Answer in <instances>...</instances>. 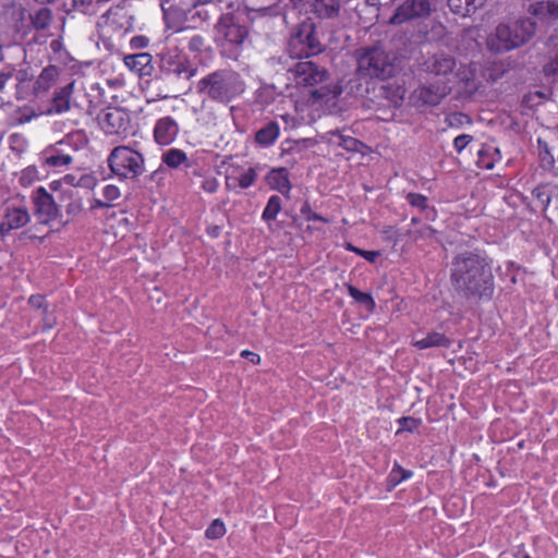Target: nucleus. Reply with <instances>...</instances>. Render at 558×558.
Returning a JSON list of instances; mask_svg holds the SVG:
<instances>
[{"label": "nucleus", "instance_id": "obj_29", "mask_svg": "<svg viewBox=\"0 0 558 558\" xmlns=\"http://www.w3.org/2000/svg\"><path fill=\"white\" fill-rule=\"evenodd\" d=\"M413 472L403 469L398 462H396L387 476V490L391 492L395 489L400 483L412 477Z\"/></svg>", "mask_w": 558, "mask_h": 558}, {"label": "nucleus", "instance_id": "obj_33", "mask_svg": "<svg viewBox=\"0 0 558 558\" xmlns=\"http://www.w3.org/2000/svg\"><path fill=\"white\" fill-rule=\"evenodd\" d=\"M31 21L36 29H46L51 24L52 12L49 8H41L31 15Z\"/></svg>", "mask_w": 558, "mask_h": 558}, {"label": "nucleus", "instance_id": "obj_7", "mask_svg": "<svg viewBox=\"0 0 558 558\" xmlns=\"http://www.w3.org/2000/svg\"><path fill=\"white\" fill-rule=\"evenodd\" d=\"M107 162L112 175L120 181L137 180L145 171V158L142 153L129 145L114 147Z\"/></svg>", "mask_w": 558, "mask_h": 558}, {"label": "nucleus", "instance_id": "obj_24", "mask_svg": "<svg viewBox=\"0 0 558 558\" xmlns=\"http://www.w3.org/2000/svg\"><path fill=\"white\" fill-rule=\"evenodd\" d=\"M62 202H64L65 213L75 217L83 210V197L80 191L75 189L62 190Z\"/></svg>", "mask_w": 558, "mask_h": 558}, {"label": "nucleus", "instance_id": "obj_54", "mask_svg": "<svg viewBox=\"0 0 558 558\" xmlns=\"http://www.w3.org/2000/svg\"><path fill=\"white\" fill-rule=\"evenodd\" d=\"M240 355L242 357L248 360L253 364H258L260 362L259 355L257 353L248 351V350H243Z\"/></svg>", "mask_w": 558, "mask_h": 558}, {"label": "nucleus", "instance_id": "obj_42", "mask_svg": "<svg viewBox=\"0 0 558 558\" xmlns=\"http://www.w3.org/2000/svg\"><path fill=\"white\" fill-rule=\"evenodd\" d=\"M257 178V171L255 168L253 167H250L245 172H243L238 181H239V186L241 189H248L250 186H252L255 182Z\"/></svg>", "mask_w": 558, "mask_h": 558}, {"label": "nucleus", "instance_id": "obj_58", "mask_svg": "<svg viewBox=\"0 0 558 558\" xmlns=\"http://www.w3.org/2000/svg\"><path fill=\"white\" fill-rule=\"evenodd\" d=\"M208 234L213 238H217L220 234V228L218 226H211L207 230Z\"/></svg>", "mask_w": 558, "mask_h": 558}, {"label": "nucleus", "instance_id": "obj_36", "mask_svg": "<svg viewBox=\"0 0 558 558\" xmlns=\"http://www.w3.org/2000/svg\"><path fill=\"white\" fill-rule=\"evenodd\" d=\"M190 185L202 189L207 193H215L219 186V183L215 177L205 175L202 173L201 175L193 178V182Z\"/></svg>", "mask_w": 558, "mask_h": 558}, {"label": "nucleus", "instance_id": "obj_1", "mask_svg": "<svg viewBox=\"0 0 558 558\" xmlns=\"http://www.w3.org/2000/svg\"><path fill=\"white\" fill-rule=\"evenodd\" d=\"M450 283L468 301H490L495 293L493 259L481 248L460 250L451 258Z\"/></svg>", "mask_w": 558, "mask_h": 558}, {"label": "nucleus", "instance_id": "obj_39", "mask_svg": "<svg viewBox=\"0 0 558 558\" xmlns=\"http://www.w3.org/2000/svg\"><path fill=\"white\" fill-rule=\"evenodd\" d=\"M397 422L400 425V428L396 433L397 435L400 434L401 432L414 433L422 424L421 418H416L413 416H402Z\"/></svg>", "mask_w": 558, "mask_h": 558}, {"label": "nucleus", "instance_id": "obj_59", "mask_svg": "<svg viewBox=\"0 0 558 558\" xmlns=\"http://www.w3.org/2000/svg\"><path fill=\"white\" fill-rule=\"evenodd\" d=\"M119 12H120V10H119V9H113V8H111V9H109V10H108L104 15H102V17H104V19L109 20L111 16H116V15H118V14H119Z\"/></svg>", "mask_w": 558, "mask_h": 558}, {"label": "nucleus", "instance_id": "obj_34", "mask_svg": "<svg viewBox=\"0 0 558 558\" xmlns=\"http://www.w3.org/2000/svg\"><path fill=\"white\" fill-rule=\"evenodd\" d=\"M381 95L393 105H400L404 98V88L400 85L387 84L380 87Z\"/></svg>", "mask_w": 558, "mask_h": 558}, {"label": "nucleus", "instance_id": "obj_27", "mask_svg": "<svg viewBox=\"0 0 558 558\" xmlns=\"http://www.w3.org/2000/svg\"><path fill=\"white\" fill-rule=\"evenodd\" d=\"M161 160L171 169H178L180 167L185 168L190 161L187 155L179 148H170L165 151L161 156Z\"/></svg>", "mask_w": 558, "mask_h": 558}, {"label": "nucleus", "instance_id": "obj_15", "mask_svg": "<svg viewBox=\"0 0 558 558\" xmlns=\"http://www.w3.org/2000/svg\"><path fill=\"white\" fill-rule=\"evenodd\" d=\"M29 221L31 215L25 206H8L0 222V236L4 238L11 231L26 226Z\"/></svg>", "mask_w": 558, "mask_h": 558}, {"label": "nucleus", "instance_id": "obj_2", "mask_svg": "<svg viewBox=\"0 0 558 558\" xmlns=\"http://www.w3.org/2000/svg\"><path fill=\"white\" fill-rule=\"evenodd\" d=\"M270 8H250L244 4L229 2L214 24V41L216 46L231 56L238 57L252 45L254 22L269 15Z\"/></svg>", "mask_w": 558, "mask_h": 558}, {"label": "nucleus", "instance_id": "obj_53", "mask_svg": "<svg viewBox=\"0 0 558 558\" xmlns=\"http://www.w3.org/2000/svg\"><path fill=\"white\" fill-rule=\"evenodd\" d=\"M148 43H149V39L146 36L137 35L131 39L130 45L134 49H142V48L147 47Z\"/></svg>", "mask_w": 558, "mask_h": 558}, {"label": "nucleus", "instance_id": "obj_61", "mask_svg": "<svg viewBox=\"0 0 558 558\" xmlns=\"http://www.w3.org/2000/svg\"><path fill=\"white\" fill-rule=\"evenodd\" d=\"M109 206H110L109 202L106 203V202H102L100 199H95V204H94L93 207L106 208V207H109Z\"/></svg>", "mask_w": 558, "mask_h": 558}, {"label": "nucleus", "instance_id": "obj_51", "mask_svg": "<svg viewBox=\"0 0 558 558\" xmlns=\"http://www.w3.org/2000/svg\"><path fill=\"white\" fill-rule=\"evenodd\" d=\"M76 184V190H78V187H83L85 190H89V189H93L94 185H95V179L94 177L92 175H88V174H84V175H81L77 181L75 182Z\"/></svg>", "mask_w": 558, "mask_h": 558}, {"label": "nucleus", "instance_id": "obj_16", "mask_svg": "<svg viewBox=\"0 0 558 558\" xmlns=\"http://www.w3.org/2000/svg\"><path fill=\"white\" fill-rule=\"evenodd\" d=\"M342 11V0H313L311 3V13L322 22L335 23L339 21Z\"/></svg>", "mask_w": 558, "mask_h": 558}, {"label": "nucleus", "instance_id": "obj_6", "mask_svg": "<svg viewBox=\"0 0 558 558\" xmlns=\"http://www.w3.org/2000/svg\"><path fill=\"white\" fill-rule=\"evenodd\" d=\"M536 32V23L530 19H519L500 23L495 34L488 39V46L496 52H505L529 43Z\"/></svg>", "mask_w": 558, "mask_h": 558}, {"label": "nucleus", "instance_id": "obj_44", "mask_svg": "<svg viewBox=\"0 0 558 558\" xmlns=\"http://www.w3.org/2000/svg\"><path fill=\"white\" fill-rule=\"evenodd\" d=\"M16 66L12 63H5L0 71V92H2L7 83L14 76Z\"/></svg>", "mask_w": 558, "mask_h": 558}, {"label": "nucleus", "instance_id": "obj_23", "mask_svg": "<svg viewBox=\"0 0 558 558\" xmlns=\"http://www.w3.org/2000/svg\"><path fill=\"white\" fill-rule=\"evenodd\" d=\"M529 12L539 20H557L558 2L556 1H537L532 3Z\"/></svg>", "mask_w": 558, "mask_h": 558}, {"label": "nucleus", "instance_id": "obj_55", "mask_svg": "<svg viewBox=\"0 0 558 558\" xmlns=\"http://www.w3.org/2000/svg\"><path fill=\"white\" fill-rule=\"evenodd\" d=\"M14 45L0 35V64L4 62V50L13 47Z\"/></svg>", "mask_w": 558, "mask_h": 558}, {"label": "nucleus", "instance_id": "obj_31", "mask_svg": "<svg viewBox=\"0 0 558 558\" xmlns=\"http://www.w3.org/2000/svg\"><path fill=\"white\" fill-rule=\"evenodd\" d=\"M407 201L413 207H416V208L421 209L422 211H427L426 219H429V220L435 219L436 210H435V208H430V209L428 208V204H427L428 199L425 195L412 192L407 195Z\"/></svg>", "mask_w": 558, "mask_h": 558}, {"label": "nucleus", "instance_id": "obj_17", "mask_svg": "<svg viewBox=\"0 0 558 558\" xmlns=\"http://www.w3.org/2000/svg\"><path fill=\"white\" fill-rule=\"evenodd\" d=\"M124 64L141 77L153 76L155 66L153 56L148 52L128 54L123 58Z\"/></svg>", "mask_w": 558, "mask_h": 558}, {"label": "nucleus", "instance_id": "obj_22", "mask_svg": "<svg viewBox=\"0 0 558 558\" xmlns=\"http://www.w3.org/2000/svg\"><path fill=\"white\" fill-rule=\"evenodd\" d=\"M73 93V83H70L54 92L51 100V106L48 109L49 113H63L70 110L71 96Z\"/></svg>", "mask_w": 558, "mask_h": 558}, {"label": "nucleus", "instance_id": "obj_35", "mask_svg": "<svg viewBox=\"0 0 558 558\" xmlns=\"http://www.w3.org/2000/svg\"><path fill=\"white\" fill-rule=\"evenodd\" d=\"M57 74L58 71L56 66L45 68L35 83V90H47L50 87L51 83L56 80Z\"/></svg>", "mask_w": 558, "mask_h": 558}, {"label": "nucleus", "instance_id": "obj_5", "mask_svg": "<svg viewBox=\"0 0 558 558\" xmlns=\"http://www.w3.org/2000/svg\"><path fill=\"white\" fill-rule=\"evenodd\" d=\"M158 57V70H155L153 82L158 88L165 89L163 97L185 89L197 69L192 66L184 56L173 51L162 52Z\"/></svg>", "mask_w": 558, "mask_h": 558}, {"label": "nucleus", "instance_id": "obj_18", "mask_svg": "<svg viewBox=\"0 0 558 558\" xmlns=\"http://www.w3.org/2000/svg\"><path fill=\"white\" fill-rule=\"evenodd\" d=\"M179 133V125L171 117H163L157 120L154 128V137L159 145L171 144Z\"/></svg>", "mask_w": 558, "mask_h": 558}, {"label": "nucleus", "instance_id": "obj_12", "mask_svg": "<svg viewBox=\"0 0 558 558\" xmlns=\"http://www.w3.org/2000/svg\"><path fill=\"white\" fill-rule=\"evenodd\" d=\"M102 131L108 135H122L131 126L130 114L119 107H107L97 117Z\"/></svg>", "mask_w": 558, "mask_h": 558}, {"label": "nucleus", "instance_id": "obj_11", "mask_svg": "<svg viewBox=\"0 0 558 558\" xmlns=\"http://www.w3.org/2000/svg\"><path fill=\"white\" fill-rule=\"evenodd\" d=\"M288 71L292 74L295 84L304 87L316 86L329 77L327 69L313 58L298 59Z\"/></svg>", "mask_w": 558, "mask_h": 558}, {"label": "nucleus", "instance_id": "obj_41", "mask_svg": "<svg viewBox=\"0 0 558 558\" xmlns=\"http://www.w3.org/2000/svg\"><path fill=\"white\" fill-rule=\"evenodd\" d=\"M345 250L357 254L359 256L365 258L369 263H375L377 258L380 256V253L378 251L362 250L354 246L352 243H347Z\"/></svg>", "mask_w": 558, "mask_h": 558}, {"label": "nucleus", "instance_id": "obj_38", "mask_svg": "<svg viewBox=\"0 0 558 558\" xmlns=\"http://www.w3.org/2000/svg\"><path fill=\"white\" fill-rule=\"evenodd\" d=\"M73 158L69 154H64L60 150H53L46 156V165L54 168L64 167L72 162Z\"/></svg>", "mask_w": 558, "mask_h": 558}, {"label": "nucleus", "instance_id": "obj_10", "mask_svg": "<svg viewBox=\"0 0 558 558\" xmlns=\"http://www.w3.org/2000/svg\"><path fill=\"white\" fill-rule=\"evenodd\" d=\"M452 87L447 81H435L420 84L410 95V102L418 109L438 106Z\"/></svg>", "mask_w": 558, "mask_h": 558}, {"label": "nucleus", "instance_id": "obj_13", "mask_svg": "<svg viewBox=\"0 0 558 558\" xmlns=\"http://www.w3.org/2000/svg\"><path fill=\"white\" fill-rule=\"evenodd\" d=\"M432 13L430 0H405L395 11L390 17V23L395 25L426 17Z\"/></svg>", "mask_w": 558, "mask_h": 558}, {"label": "nucleus", "instance_id": "obj_60", "mask_svg": "<svg viewBox=\"0 0 558 558\" xmlns=\"http://www.w3.org/2000/svg\"><path fill=\"white\" fill-rule=\"evenodd\" d=\"M15 77L20 83H23L26 81L27 73L25 71H17L15 72Z\"/></svg>", "mask_w": 558, "mask_h": 558}, {"label": "nucleus", "instance_id": "obj_21", "mask_svg": "<svg viewBox=\"0 0 558 558\" xmlns=\"http://www.w3.org/2000/svg\"><path fill=\"white\" fill-rule=\"evenodd\" d=\"M488 0H447L451 13L460 17H470L483 9Z\"/></svg>", "mask_w": 558, "mask_h": 558}, {"label": "nucleus", "instance_id": "obj_50", "mask_svg": "<svg viewBox=\"0 0 558 558\" xmlns=\"http://www.w3.org/2000/svg\"><path fill=\"white\" fill-rule=\"evenodd\" d=\"M28 304L34 308H43L44 313H47L46 300L45 296L41 294L31 295L28 299Z\"/></svg>", "mask_w": 558, "mask_h": 558}, {"label": "nucleus", "instance_id": "obj_19", "mask_svg": "<svg viewBox=\"0 0 558 558\" xmlns=\"http://www.w3.org/2000/svg\"><path fill=\"white\" fill-rule=\"evenodd\" d=\"M266 183L271 190L278 191L282 195L289 197L292 184L289 179V171L287 168H274L271 169L266 178Z\"/></svg>", "mask_w": 558, "mask_h": 558}, {"label": "nucleus", "instance_id": "obj_47", "mask_svg": "<svg viewBox=\"0 0 558 558\" xmlns=\"http://www.w3.org/2000/svg\"><path fill=\"white\" fill-rule=\"evenodd\" d=\"M473 140L472 135L461 134L453 140V147L457 153H461Z\"/></svg>", "mask_w": 558, "mask_h": 558}, {"label": "nucleus", "instance_id": "obj_25", "mask_svg": "<svg viewBox=\"0 0 558 558\" xmlns=\"http://www.w3.org/2000/svg\"><path fill=\"white\" fill-rule=\"evenodd\" d=\"M413 345L418 350L429 348L448 349L451 345V340L441 332L433 331L427 333L423 339L414 341Z\"/></svg>", "mask_w": 558, "mask_h": 558}, {"label": "nucleus", "instance_id": "obj_30", "mask_svg": "<svg viewBox=\"0 0 558 558\" xmlns=\"http://www.w3.org/2000/svg\"><path fill=\"white\" fill-rule=\"evenodd\" d=\"M349 295L359 304L363 305L368 312H373L376 303L369 293L362 292L352 284H347Z\"/></svg>", "mask_w": 558, "mask_h": 558}, {"label": "nucleus", "instance_id": "obj_57", "mask_svg": "<svg viewBox=\"0 0 558 558\" xmlns=\"http://www.w3.org/2000/svg\"><path fill=\"white\" fill-rule=\"evenodd\" d=\"M203 44V38L201 36H194L191 40H190V48L191 49H197L198 45Z\"/></svg>", "mask_w": 558, "mask_h": 558}, {"label": "nucleus", "instance_id": "obj_49", "mask_svg": "<svg viewBox=\"0 0 558 558\" xmlns=\"http://www.w3.org/2000/svg\"><path fill=\"white\" fill-rule=\"evenodd\" d=\"M202 172L195 162L189 161L187 166L184 168V177L190 182H193V178L201 175Z\"/></svg>", "mask_w": 558, "mask_h": 558}, {"label": "nucleus", "instance_id": "obj_28", "mask_svg": "<svg viewBox=\"0 0 558 558\" xmlns=\"http://www.w3.org/2000/svg\"><path fill=\"white\" fill-rule=\"evenodd\" d=\"M330 134L332 136L333 143L348 151L359 153L361 151V148L364 146V144L361 141L350 135H344L339 130L332 131L330 132Z\"/></svg>", "mask_w": 558, "mask_h": 558}, {"label": "nucleus", "instance_id": "obj_20", "mask_svg": "<svg viewBox=\"0 0 558 558\" xmlns=\"http://www.w3.org/2000/svg\"><path fill=\"white\" fill-rule=\"evenodd\" d=\"M280 135V125L277 121H266L254 135L255 143L262 147L267 148L275 144Z\"/></svg>", "mask_w": 558, "mask_h": 558}, {"label": "nucleus", "instance_id": "obj_8", "mask_svg": "<svg viewBox=\"0 0 558 558\" xmlns=\"http://www.w3.org/2000/svg\"><path fill=\"white\" fill-rule=\"evenodd\" d=\"M423 72L439 77L438 81H447L449 85L454 81L463 82L465 85L473 80L472 72L465 66L457 69L456 58L448 52H437L424 60L421 64Z\"/></svg>", "mask_w": 558, "mask_h": 558}, {"label": "nucleus", "instance_id": "obj_48", "mask_svg": "<svg viewBox=\"0 0 558 558\" xmlns=\"http://www.w3.org/2000/svg\"><path fill=\"white\" fill-rule=\"evenodd\" d=\"M102 195L106 198V201L110 203L118 199L121 193L118 186L108 184L104 187Z\"/></svg>", "mask_w": 558, "mask_h": 558}, {"label": "nucleus", "instance_id": "obj_37", "mask_svg": "<svg viewBox=\"0 0 558 558\" xmlns=\"http://www.w3.org/2000/svg\"><path fill=\"white\" fill-rule=\"evenodd\" d=\"M71 4L74 11L84 15L93 16L99 11L97 0H72Z\"/></svg>", "mask_w": 558, "mask_h": 558}, {"label": "nucleus", "instance_id": "obj_45", "mask_svg": "<svg viewBox=\"0 0 558 558\" xmlns=\"http://www.w3.org/2000/svg\"><path fill=\"white\" fill-rule=\"evenodd\" d=\"M532 195L543 205L544 209H546L551 202V196L544 186H536L532 191Z\"/></svg>", "mask_w": 558, "mask_h": 558}, {"label": "nucleus", "instance_id": "obj_14", "mask_svg": "<svg viewBox=\"0 0 558 558\" xmlns=\"http://www.w3.org/2000/svg\"><path fill=\"white\" fill-rule=\"evenodd\" d=\"M32 201L34 204V214L39 222L48 223L58 217V206L48 191L39 186L32 193Z\"/></svg>", "mask_w": 558, "mask_h": 558}, {"label": "nucleus", "instance_id": "obj_4", "mask_svg": "<svg viewBox=\"0 0 558 558\" xmlns=\"http://www.w3.org/2000/svg\"><path fill=\"white\" fill-rule=\"evenodd\" d=\"M246 90L243 76L232 69H218L203 76L196 84L202 97L220 105H229Z\"/></svg>", "mask_w": 558, "mask_h": 558}, {"label": "nucleus", "instance_id": "obj_43", "mask_svg": "<svg viewBox=\"0 0 558 558\" xmlns=\"http://www.w3.org/2000/svg\"><path fill=\"white\" fill-rule=\"evenodd\" d=\"M300 213H301V215H303L305 217V219L307 221H320V222H324V223L328 222L327 218L323 217L319 214H316V213L312 211V208H311V205H310L308 201H305L303 203V205L300 208Z\"/></svg>", "mask_w": 558, "mask_h": 558}, {"label": "nucleus", "instance_id": "obj_46", "mask_svg": "<svg viewBox=\"0 0 558 558\" xmlns=\"http://www.w3.org/2000/svg\"><path fill=\"white\" fill-rule=\"evenodd\" d=\"M409 233L416 241L418 239H429V238H433L434 234L436 233V230L434 228H432L430 226L425 225L422 228H420L418 230L410 231Z\"/></svg>", "mask_w": 558, "mask_h": 558}, {"label": "nucleus", "instance_id": "obj_62", "mask_svg": "<svg viewBox=\"0 0 558 558\" xmlns=\"http://www.w3.org/2000/svg\"><path fill=\"white\" fill-rule=\"evenodd\" d=\"M284 145H287V146L282 147V151H283V153H288V151H290V150H292V149H293V145H294V144H293L292 142H288V141H287V142L284 143Z\"/></svg>", "mask_w": 558, "mask_h": 558}, {"label": "nucleus", "instance_id": "obj_64", "mask_svg": "<svg viewBox=\"0 0 558 558\" xmlns=\"http://www.w3.org/2000/svg\"><path fill=\"white\" fill-rule=\"evenodd\" d=\"M60 45H61L60 41L52 40L50 44V47L52 48L53 51H57V49L59 48Z\"/></svg>", "mask_w": 558, "mask_h": 558}, {"label": "nucleus", "instance_id": "obj_63", "mask_svg": "<svg viewBox=\"0 0 558 558\" xmlns=\"http://www.w3.org/2000/svg\"><path fill=\"white\" fill-rule=\"evenodd\" d=\"M366 4L378 9L379 0H366Z\"/></svg>", "mask_w": 558, "mask_h": 558}, {"label": "nucleus", "instance_id": "obj_40", "mask_svg": "<svg viewBox=\"0 0 558 558\" xmlns=\"http://www.w3.org/2000/svg\"><path fill=\"white\" fill-rule=\"evenodd\" d=\"M226 534V526L220 519L214 520L206 529L205 535L209 539H217Z\"/></svg>", "mask_w": 558, "mask_h": 558}, {"label": "nucleus", "instance_id": "obj_3", "mask_svg": "<svg viewBox=\"0 0 558 558\" xmlns=\"http://www.w3.org/2000/svg\"><path fill=\"white\" fill-rule=\"evenodd\" d=\"M402 69V58L381 45L356 50V75L360 80L385 82L398 76Z\"/></svg>", "mask_w": 558, "mask_h": 558}, {"label": "nucleus", "instance_id": "obj_9", "mask_svg": "<svg viewBox=\"0 0 558 558\" xmlns=\"http://www.w3.org/2000/svg\"><path fill=\"white\" fill-rule=\"evenodd\" d=\"M314 24H303L289 41V53L292 59H308L323 52Z\"/></svg>", "mask_w": 558, "mask_h": 558}, {"label": "nucleus", "instance_id": "obj_52", "mask_svg": "<svg viewBox=\"0 0 558 558\" xmlns=\"http://www.w3.org/2000/svg\"><path fill=\"white\" fill-rule=\"evenodd\" d=\"M544 73L547 76H558V53L544 66Z\"/></svg>", "mask_w": 558, "mask_h": 558}, {"label": "nucleus", "instance_id": "obj_56", "mask_svg": "<svg viewBox=\"0 0 558 558\" xmlns=\"http://www.w3.org/2000/svg\"><path fill=\"white\" fill-rule=\"evenodd\" d=\"M77 181V178L73 174H66L64 178H63V182L65 184H69L70 187L69 189H75L76 190V184L75 182Z\"/></svg>", "mask_w": 558, "mask_h": 558}, {"label": "nucleus", "instance_id": "obj_32", "mask_svg": "<svg viewBox=\"0 0 558 558\" xmlns=\"http://www.w3.org/2000/svg\"><path fill=\"white\" fill-rule=\"evenodd\" d=\"M282 209L281 198L278 195H272L269 197L263 214L262 219L266 222L274 221L278 214Z\"/></svg>", "mask_w": 558, "mask_h": 558}, {"label": "nucleus", "instance_id": "obj_26", "mask_svg": "<svg viewBox=\"0 0 558 558\" xmlns=\"http://www.w3.org/2000/svg\"><path fill=\"white\" fill-rule=\"evenodd\" d=\"M500 159V150L490 145H484L477 151L476 165L478 168L492 170L495 167L496 161Z\"/></svg>", "mask_w": 558, "mask_h": 558}]
</instances>
